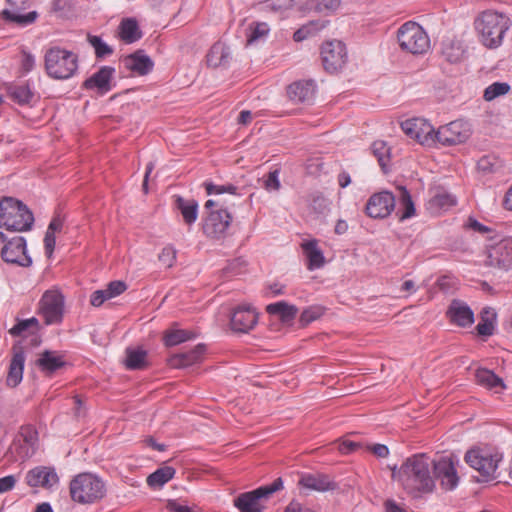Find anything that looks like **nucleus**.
I'll return each instance as SVG.
<instances>
[{
  "instance_id": "393cba45",
  "label": "nucleus",
  "mask_w": 512,
  "mask_h": 512,
  "mask_svg": "<svg viewBox=\"0 0 512 512\" xmlns=\"http://www.w3.org/2000/svg\"><path fill=\"white\" fill-rule=\"evenodd\" d=\"M115 69L110 66L101 67L96 73L83 82V88L86 90L97 89L100 94H105L111 90V80Z\"/></svg>"
},
{
  "instance_id": "e433bc0d",
  "label": "nucleus",
  "mask_w": 512,
  "mask_h": 512,
  "mask_svg": "<svg viewBox=\"0 0 512 512\" xmlns=\"http://www.w3.org/2000/svg\"><path fill=\"white\" fill-rule=\"evenodd\" d=\"M119 29L121 39L127 44L139 40L142 36L137 21L132 18L122 20Z\"/></svg>"
},
{
  "instance_id": "c85d7f7f",
  "label": "nucleus",
  "mask_w": 512,
  "mask_h": 512,
  "mask_svg": "<svg viewBox=\"0 0 512 512\" xmlns=\"http://www.w3.org/2000/svg\"><path fill=\"white\" fill-rule=\"evenodd\" d=\"M66 364L63 356L56 351L45 350L36 360L38 368L46 375H52Z\"/></svg>"
},
{
  "instance_id": "8fccbe9b",
  "label": "nucleus",
  "mask_w": 512,
  "mask_h": 512,
  "mask_svg": "<svg viewBox=\"0 0 512 512\" xmlns=\"http://www.w3.org/2000/svg\"><path fill=\"white\" fill-rule=\"evenodd\" d=\"M324 313V308L321 306H310L305 309L300 315V323L303 326L310 324L311 322L319 319Z\"/></svg>"
},
{
  "instance_id": "f704fd0d",
  "label": "nucleus",
  "mask_w": 512,
  "mask_h": 512,
  "mask_svg": "<svg viewBox=\"0 0 512 512\" xmlns=\"http://www.w3.org/2000/svg\"><path fill=\"white\" fill-rule=\"evenodd\" d=\"M207 64L212 67L226 65L230 58L229 48L221 42L215 43L207 54Z\"/></svg>"
},
{
  "instance_id": "a211bd4d",
  "label": "nucleus",
  "mask_w": 512,
  "mask_h": 512,
  "mask_svg": "<svg viewBox=\"0 0 512 512\" xmlns=\"http://www.w3.org/2000/svg\"><path fill=\"white\" fill-rule=\"evenodd\" d=\"M486 264L508 270L512 266V239H503L487 250Z\"/></svg>"
},
{
  "instance_id": "e2e57ef3",
  "label": "nucleus",
  "mask_w": 512,
  "mask_h": 512,
  "mask_svg": "<svg viewBox=\"0 0 512 512\" xmlns=\"http://www.w3.org/2000/svg\"><path fill=\"white\" fill-rule=\"evenodd\" d=\"M35 66V58L32 54L23 52L22 55V69L25 72H30Z\"/></svg>"
},
{
  "instance_id": "58836bf2",
  "label": "nucleus",
  "mask_w": 512,
  "mask_h": 512,
  "mask_svg": "<svg viewBox=\"0 0 512 512\" xmlns=\"http://www.w3.org/2000/svg\"><path fill=\"white\" fill-rule=\"evenodd\" d=\"M496 313L494 309L486 307L481 312V320L476 326L478 335L488 337L494 333Z\"/></svg>"
},
{
  "instance_id": "de8ad7c7",
  "label": "nucleus",
  "mask_w": 512,
  "mask_h": 512,
  "mask_svg": "<svg viewBox=\"0 0 512 512\" xmlns=\"http://www.w3.org/2000/svg\"><path fill=\"white\" fill-rule=\"evenodd\" d=\"M87 40L89 44L94 48L95 55L97 58H105L113 53V49L107 45L99 36L88 35Z\"/></svg>"
},
{
  "instance_id": "5701e85b",
  "label": "nucleus",
  "mask_w": 512,
  "mask_h": 512,
  "mask_svg": "<svg viewBox=\"0 0 512 512\" xmlns=\"http://www.w3.org/2000/svg\"><path fill=\"white\" fill-rule=\"evenodd\" d=\"M25 364V352L21 342H17L12 347V358L9 365L6 383L10 387H16L23 378Z\"/></svg>"
},
{
  "instance_id": "c03bdc74",
  "label": "nucleus",
  "mask_w": 512,
  "mask_h": 512,
  "mask_svg": "<svg viewBox=\"0 0 512 512\" xmlns=\"http://www.w3.org/2000/svg\"><path fill=\"white\" fill-rule=\"evenodd\" d=\"M442 54L450 63H459L463 60L465 51L460 42L451 41L444 44Z\"/></svg>"
},
{
  "instance_id": "3c124183",
  "label": "nucleus",
  "mask_w": 512,
  "mask_h": 512,
  "mask_svg": "<svg viewBox=\"0 0 512 512\" xmlns=\"http://www.w3.org/2000/svg\"><path fill=\"white\" fill-rule=\"evenodd\" d=\"M204 187L206 190V193L208 195L212 194H223V193H230V194H236L237 193V187L233 184H225V185H216L212 182H204Z\"/></svg>"
},
{
  "instance_id": "dca6fc26",
  "label": "nucleus",
  "mask_w": 512,
  "mask_h": 512,
  "mask_svg": "<svg viewBox=\"0 0 512 512\" xmlns=\"http://www.w3.org/2000/svg\"><path fill=\"white\" fill-rule=\"evenodd\" d=\"M7 7L1 15L4 20L25 27L34 23L38 17L36 11L23 13L30 6V0H6Z\"/></svg>"
},
{
  "instance_id": "13d9d810",
  "label": "nucleus",
  "mask_w": 512,
  "mask_h": 512,
  "mask_svg": "<svg viewBox=\"0 0 512 512\" xmlns=\"http://www.w3.org/2000/svg\"><path fill=\"white\" fill-rule=\"evenodd\" d=\"M16 483L17 479L14 475H8L0 478V494L13 490Z\"/></svg>"
},
{
  "instance_id": "a878e982",
  "label": "nucleus",
  "mask_w": 512,
  "mask_h": 512,
  "mask_svg": "<svg viewBox=\"0 0 512 512\" xmlns=\"http://www.w3.org/2000/svg\"><path fill=\"white\" fill-rule=\"evenodd\" d=\"M298 485L318 492L332 491L337 488V483L323 473H305L301 475Z\"/></svg>"
},
{
  "instance_id": "09e8293b",
  "label": "nucleus",
  "mask_w": 512,
  "mask_h": 512,
  "mask_svg": "<svg viewBox=\"0 0 512 512\" xmlns=\"http://www.w3.org/2000/svg\"><path fill=\"white\" fill-rule=\"evenodd\" d=\"M432 208L447 210L456 204V199L449 193L442 192L436 194L429 202Z\"/></svg>"
},
{
  "instance_id": "603ef678",
  "label": "nucleus",
  "mask_w": 512,
  "mask_h": 512,
  "mask_svg": "<svg viewBox=\"0 0 512 512\" xmlns=\"http://www.w3.org/2000/svg\"><path fill=\"white\" fill-rule=\"evenodd\" d=\"M269 31L266 23H257L250 26V33L247 36V43L251 44L257 41L259 38L265 36Z\"/></svg>"
},
{
  "instance_id": "6ab92c4d",
  "label": "nucleus",
  "mask_w": 512,
  "mask_h": 512,
  "mask_svg": "<svg viewBox=\"0 0 512 512\" xmlns=\"http://www.w3.org/2000/svg\"><path fill=\"white\" fill-rule=\"evenodd\" d=\"M433 477L440 480L446 490L454 489L459 481L455 464L451 458L441 457L438 461H432Z\"/></svg>"
},
{
  "instance_id": "423d86ee",
  "label": "nucleus",
  "mask_w": 512,
  "mask_h": 512,
  "mask_svg": "<svg viewBox=\"0 0 512 512\" xmlns=\"http://www.w3.org/2000/svg\"><path fill=\"white\" fill-rule=\"evenodd\" d=\"M283 488L281 477L271 484L261 486L255 490L241 493L234 499V506L240 512H262L265 509L264 501L268 500L275 492Z\"/></svg>"
},
{
  "instance_id": "4c0bfd02",
  "label": "nucleus",
  "mask_w": 512,
  "mask_h": 512,
  "mask_svg": "<svg viewBox=\"0 0 512 512\" xmlns=\"http://www.w3.org/2000/svg\"><path fill=\"white\" fill-rule=\"evenodd\" d=\"M266 311L271 315H277L283 322H289L295 318L298 310L294 305H289L284 301L269 304Z\"/></svg>"
},
{
  "instance_id": "72a5a7b5",
  "label": "nucleus",
  "mask_w": 512,
  "mask_h": 512,
  "mask_svg": "<svg viewBox=\"0 0 512 512\" xmlns=\"http://www.w3.org/2000/svg\"><path fill=\"white\" fill-rule=\"evenodd\" d=\"M125 365L129 370H142L148 366L147 352L142 348H127Z\"/></svg>"
},
{
  "instance_id": "6e6552de",
  "label": "nucleus",
  "mask_w": 512,
  "mask_h": 512,
  "mask_svg": "<svg viewBox=\"0 0 512 512\" xmlns=\"http://www.w3.org/2000/svg\"><path fill=\"white\" fill-rule=\"evenodd\" d=\"M501 460V454L492 452L489 449L474 448L465 454L467 464L480 473L481 481L486 482L497 477L496 470Z\"/></svg>"
},
{
  "instance_id": "9b49d317",
  "label": "nucleus",
  "mask_w": 512,
  "mask_h": 512,
  "mask_svg": "<svg viewBox=\"0 0 512 512\" xmlns=\"http://www.w3.org/2000/svg\"><path fill=\"white\" fill-rule=\"evenodd\" d=\"M321 59L327 72L336 73L340 71L348 60L345 44L339 40L325 42L321 47Z\"/></svg>"
},
{
  "instance_id": "f3484780",
  "label": "nucleus",
  "mask_w": 512,
  "mask_h": 512,
  "mask_svg": "<svg viewBox=\"0 0 512 512\" xmlns=\"http://www.w3.org/2000/svg\"><path fill=\"white\" fill-rule=\"evenodd\" d=\"M232 221V216L226 209L211 211L203 224L204 234L212 239L224 237Z\"/></svg>"
},
{
  "instance_id": "37998d69",
  "label": "nucleus",
  "mask_w": 512,
  "mask_h": 512,
  "mask_svg": "<svg viewBox=\"0 0 512 512\" xmlns=\"http://www.w3.org/2000/svg\"><path fill=\"white\" fill-rule=\"evenodd\" d=\"M175 475V469L171 466H164L157 469L147 477V484L150 487H161Z\"/></svg>"
},
{
  "instance_id": "c9c22d12",
  "label": "nucleus",
  "mask_w": 512,
  "mask_h": 512,
  "mask_svg": "<svg viewBox=\"0 0 512 512\" xmlns=\"http://www.w3.org/2000/svg\"><path fill=\"white\" fill-rule=\"evenodd\" d=\"M475 379L479 385L484 386L488 389L505 388L503 380L500 377H498L493 371L488 369H477L475 373Z\"/></svg>"
},
{
  "instance_id": "2eb2a0df",
  "label": "nucleus",
  "mask_w": 512,
  "mask_h": 512,
  "mask_svg": "<svg viewBox=\"0 0 512 512\" xmlns=\"http://www.w3.org/2000/svg\"><path fill=\"white\" fill-rule=\"evenodd\" d=\"M395 207V195L389 191H381L370 196L365 206V212L370 218L384 219L394 211Z\"/></svg>"
},
{
  "instance_id": "4d7b16f0",
  "label": "nucleus",
  "mask_w": 512,
  "mask_h": 512,
  "mask_svg": "<svg viewBox=\"0 0 512 512\" xmlns=\"http://www.w3.org/2000/svg\"><path fill=\"white\" fill-rule=\"evenodd\" d=\"M127 289V285L123 281H112L107 285L105 289L109 299L122 294Z\"/></svg>"
},
{
  "instance_id": "052dcab7",
  "label": "nucleus",
  "mask_w": 512,
  "mask_h": 512,
  "mask_svg": "<svg viewBox=\"0 0 512 512\" xmlns=\"http://www.w3.org/2000/svg\"><path fill=\"white\" fill-rule=\"evenodd\" d=\"M56 238L54 233L46 231L44 237L45 253L48 257H51L55 248Z\"/></svg>"
},
{
  "instance_id": "864d4df0",
  "label": "nucleus",
  "mask_w": 512,
  "mask_h": 512,
  "mask_svg": "<svg viewBox=\"0 0 512 512\" xmlns=\"http://www.w3.org/2000/svg\"><path fill=\"white\" fill-rule=\"evenodd\" d=\"M176 250L172 246H166L160 252L158 259L167 268H171L176 261Z\"/></svg>"
},
{
  "instance_id": "a19ab883",
  "label": "nucleus",
  "mask_w": 512,
  "mask_h": 512,
  "mask_svg": "<svg viewBox=\"0 0 512 512\" xmlns=\"http://www.w3.org/2000/svg\"><path fill=\"white\" fill-rule=\"evenodd\" d=\"M39 329V321L35 317L25 320H18V322L9 329L10 335L13 337H26L28 334H33Z\"/></svg>"
},
{
  "instance_id": "49530a36",
  "label": "nucleus",
  "mask_w": 512,
  "mask_h": 512,
  "mask_svg": "<svg viewBox=\"0 0 512 512\" xmlns=\"http://www.w3.org/2000/svg\"><path fill=\"white\" fill-rule=\"evenodd\" d=\"M510 91V85L506 82H494L489 85L483 94L486 101H492L499 96H503Z\"/></svg>"
},
{
  "instance_id": "0e129e2a",
  "label": "nucleus",
  "mask_w": 512,
  "mask_h": 512,
  "mask_svg": "<svg viewBox=\"0 0 512 512\" xmlns=\"http://www.w3.org/2000/svg\"><path fill=\"white\" fill-rule=\"evenodd\" d=\"M360 447V443L350 441V440H344L339 445V451L344 454L351 453L353 451H356Z\"/></svg>"
},
{
  "instance_id": "5fc2aeb1",
  "label": "nucleus",
  "mask_w": 512,
  "mask_h": 512,
  "mask_svg": "<svg viewBox=\"0 0 512 512\" xmlns=\"http://www.w3.org/2000/svg\"><path fill=\"white\" fill-rule=\"evenodd\" d=\"M263 186L269 192L278 191L281 187V184L279 181V171L278 170L270 171L267 174V176L264 178Z\"/></svg>"
},
{
  "instance_id": "473e14b6",
  "label": "nucleus",
  "mask_w": 512,
  "mask_h": 512,
  "mask_svg": "<svg viewBox=\"0 0 512 512\" xmlns=\"http://www.w3.org/2000/svg\"><path fill=\"white\" fill-rule=\"evenodd\" d=\"M175 206L181 212L183 220L187 225H191L197 220L198 203L196 200L176 196Z\"/></svg>"
},
{
  "instance_id": "0eeeda50",
  "label": "nucleus",
  "mask_w": 512,
  "mask_h": 512,
  "mask_svg": "<svg viewBox=\"0 0 512 512\" xmlns=\"http://www.w3.org/2000/svg\"><path fill=\"white\" fill-rule=\"evenodd\" d=\"M397 39L403 51L417 55L424 54L430 47V39L416 22L408 21L400 26Z\"/></svg>"
},
{
  "instance_id": "4468645a",
  "label": "nucleus",
  "mask_w": 512,
  "mask_h": 512,
  "mask_svg": "<svg viewBox=\"0 0 512 512\" xmlns=\"http://www.w3.org/2000/svg\"><path fill=\"white\" fill-rule=\"evenodd\" d=\"M4 89L7 97L20 106L33 107L40 100L39 93L28 80L6 83Z\"/></svg>"
},
{
  "instance_id": "bb28decb",
  "label": "nucleus",
  "mask_w": 512,
  "mask_h": 512,
  "mask_svg": "<svg viewBox=\"0 0 512 512\" xmlns=\"http://www.w3.org/2000/svg\"><path fill=\"white\" fill-rule=\"evenodd\" d=\"M314 94L315 85L311 80L296 81L287 88V96L295 104L310 103L314 98Z\"/></svg>"
},
{
  "instance_id": "39448f33",
  "label": "nucleus",
  "mask_w": 512,
  "mask_h": 512,
  "mask_svg": "<svg viewBox=\"0 0 512 512\" xmlns=\"http://www.w3.org/2000/svg\"><path fill=\"white\" fill-rule=\"evenodd\" d=\"M69 490L74 502L92 504L105 496L106 485L101 478L92 473H80L71 480Z\"/></svg>"
},
{
  "instance_id": "aec40b11",
  "label": "nucleus",
  "mask_w": 512,
  "mask_h": 512,
  "mask_svg": "<svg viewBox=\"0 0 512 512\" xmlns=\"http://www.w3.org/2000/svg\"><path fill=\"white\" fill-rule=\"evenodd\" d=\"M258 322V314L249 305H241L234 309L230 325L233 331L247 333L255 327Z\"/></svg>"
},
{
  "instance_id": "412c9836",
  "label": "nucleus",
  "mask_w": 512,
  "mask_h": 512,
  "mask_svg": "<svg viewBox=\"0 0 512 512\" xmlns=\"http://www.w3.org/2000/svg\"><path fill=\"white\" fill-rule=\"evenodd\" d=\"M25 481L28 486L33 488L50 489L58 483L59 478L54 468L38 466L26 473Z\"/></svg>"
},
{
  "instance_id": "2f4dec72",
  "label": "nucleus",
  "mask_w": 512,
  "mask_h": 512,
  "mask_svg": "<svg viewBox=\"0 0 512 512\" xmlns=\"http://www.w3.org/2000/svg\"><path fill=\"white\" fill-rule=\"evenodd\" d=\"M302 249L307 257L309 270L321 268L324 265V256L322 251L318 248L316 240H310L302 243Z\"/></svg>"
},
{
  "instance_id": "ea45409f",
  "label": "nucleus",
  "mask_w": 512,
  "mask_h": 512,
  "mask_svg": "<svg viewBox=\"0 0 512 512\" xmlns=\"http://www.w3.org/2000/svg\"><path fill=\"white\" fill-rule=\"evenodd\" d=\"M197 334L184 329H170L164 333V344L168 347L179 345L185 341L194 339Z\"/></svg>"
},
{
  "instance_id": "bf43d9fd",
  "label": "nucleus",
  "mask_w": 512,
  "mask_h": 512,
  "mask_svg": "<svg viewBox=\"0 0 512 512\" xmlns=\"http://www.w3.org/2000/svg\"><path fill=\"white\" fill-rule=\"evenodd\" d=\"M108 299L109 297L107 296L105 289L96 290L91 295L90 303L94 307H99Z\"/></svg>"
},
{
  "instance_id": "c756f323",
  "label": "nucleus",
  "mask_w": 512,
  "mask_h": 512,
  "mask_svg": "<svg viewBox=\"0 0 512 512\" xmlns=\"http://www.w3.org/2000/svg\"><path fill=\"white\" fill-rule=\"evenodd\" d=\"M395 197L396 204L398 205L396 210L398 219L404 221L413 217L416 210L409 191L405 187L399 186L397 187V195Z\"/></svg>"
},
{
  "instance_id": "7ed1b4c3",
  "label": "nucleus",
  "mask_w": 512,
  "mask_h": 512,
  "mask_svg": "<svg viewBox=\"0 0 512 512\" xmlns=\"http://www.w3.org/2000/svg\"><path fill=\"white\" fill-rule=\"evenodd\" d=\"M78 66V55L59 46L49 48L44 55L45 71L55 80L72 78L77 73Z\"/></svg>"
},
{
  "instance_id": "cd10ccee",
  "label": "nucleus",
  "mask_w": 512,
  "mask_h": 512,
  "mask_svg": "<svg viewBox=\"0 0 512 512\" xmlns=\"http://www.w3.org/2000/svg\"><path fill=\"white\" fill-rule=\"evenodd\" d=\"M205 352V346L198 344L192 350L172 355L168 364L173 368H185L199 362Z\"/></svg>"
},
{
  "instance_id": "f03ea898",
  "label": "nucleus",
  "mask_w": 512,
  "mask_h": 512,
  "mask_svg": "<svg viewBox=\"0 0 512 512\" xmlns=\"http://www.w3.org/2000/svg\"><path fill=\"white\" fill-rule=\"evenodd\" d=\"M474 25L480 42L492 49L501 45L504 34L511 26V20L504 13L485 10L475 19Z\"/></svg>"
},
{
  "instance_id": "b1692460",
  "label": "nucleus",
  "mask_w": 512,
  "mask_h": 512,
  "mask_svg": "<svg viewBox=\"0 0 512 512\" xmlns=\"http://www.w3.org/2000/svg\"><path fill=\"white\" fill-rule=\"evenodd\" d=\"M446 315L452 324L459 327H469L474 323L473 311L464 301L458 299L451 301Z\"/></svg>"
},
{
  "instance_id": "f257e3e1",
  "label": "nucleus",
  "mask_w": 512,
  "mask_h": 512,
  "mask_svg": "<svg viewBox=\"0 0 512 512\" xmlns=\"http://www.w3.org/2000/svg\"><path fill=\"white\" fill-rule=\"evenodd\" d=\"M388 468L391 470L392 480L414 497L431 493L435 488L432 460L426 454L412 455L400 467L389 465Z\"/></svg>"
},
{
  "instance_id": "79ce46f5",
  "label": "nucleus",
  "mask_w": 512,
  "mask_h": 512,
  "mask_svg": "<svg viewBox=\"0 0 512 512\" xmlns=\"http://www.w3.org/2000/svg\"><path fill=\"white\" fill-rule=\"evenodd\" d=\"M501 168V161L494 155H484L477 162V170L484 177L498 172Z\"/></svg>"
},
{
  "instance_id": "7c9ffc66",
  "label": "nucleus",
  "mask_w": 512,
  "mask_h": 512,
  "mask_svg": "<svg viewBox=\"0 0 512 512\" xmlns=\"http://www.w3.org/2000/svg\"><path fill=\"white\" fill-rule=\"evenodd\" d=\"M124 63L128 69L137 73L138 75L148 74L154 66L151 58L144 54L142 50H138L135 53L127 56L124 59Z\"/></svg>"
},
{
  "instance_id": "774afa93",
  "label": "nucleus",
  "mask_w": 512,
  "mask_h": 512,
  "mask_svg": "<svg viewBox=\"0 0 512 512\" xmlns=\"http://www.w3.org/2000/svg\"><path fill=\"white\" fill-rule=\"evenodd\" d=\"M168 508L171 512H194L190 507L181 505L176 501L169 502Z\"/></svg>"
},
{
  "instance_id": "f8f14e48",
  "label": "nucleus",
  "mask_w": 512,
  "mask_h": 512,
  "mask_svg": "<svg viewBox=\"0 0 512 512\" xmlns=\"http://www.w3.org/2000/svg\"><path fill=\"white\" fill-rule=\"evenodd\" d=\"M64 298L58 291H46L39 302V313L46 325L58 324L62 321Z\"/></svg>"
},
{
  "instance_id": "4be33fe9",
  "label": "nucleus",
  "mask_w": 512,
  "mask_h": 512,
  "mask_svg": "<svg viewBox=\"0 0 512 512\" xmlns=\"http://www.w3.org/2000/svg\"><path fill=\"white\" fill-rule=\"evenodd\" d=\"M37 442L38 432L34 426L23 425L14 440V445L21 457H31L36 450Z\"/></svg>"
},
{
  "instance_id": "ddd939ff",
  "label": "nucleus",
  "mask_w": 512,
  "mask_h": 512,
  "mask_svg": "<svg viewBox=\"0 0 512 512\" xmlns=\"http://www.w3.org/2000/svg\"><path fill=\"white\" fill-rule=\"evenodd\" d=\"M403 132L422 145L431 146L436 143V131L423 118L407 119L401 123Z\"/></svg>"
},
{
  "instance_id": "1a4fd4ad",
  "label": "nucleus",
  "mask_w": 512,
  "mask_h": 512,
  "mask_svg": "<svg viewBox=\"0 0 512 512\" xmlns=\"http://www.w3.org/2000/svg\"><path fill=\"white\" fill-rule=\"evenodd\" d=\"M1 257L9 264L29 267L32 264L31 257L27 254L26 240L22 236L8 238L0 231Z\"/></svg>"
},
{
  "instance_id": "338daca9",
  "label": "nucleus",
  "mask_w": 512,
  "mask_h": 512,
  "mask_svg": "<svg viewBox=\"0 0 512 512\" xmlns=\"http://www.w3.org/2000/svg\"><path fill=\"white\" fill-rule=\"evenodd\" d=\"M285 512H313L309 508L303 507L300 503L296 501H291L289 505L285 508Z\"/></svg>"
},
{
  "instance_id": "69168bd1",
  "label": "nucleus",
  "mask_w": 512,
  "mask_h": 512,
  "mask_svg": "<svg viewBox=\"0 0 512 512\" xmlns=\"http://www.w3.org/2000/svg\"><path fill=\"white\" fill-rule=\"evenodd\" d=\"M62 227H63V220L61 219V217L59 215H57V216L53 217V219L49 223L47 231L55 234L56 232H60L62 230Z\"/></svg>"
},
{
  "instance_id": "6e6d98bb",
  "label": "nucleus",
  "mask_w": 512,
  "mask_h": 512,
  "mask_svg": "<svg viewBox=\"0 0 512 512\" xmlns=\"http://www.w3.org/2000/svg\"><path fill=\"white\" fill-rule=\"evenodd\" d=\"M340 6V0H317L313 9L317 12H332Z\"/></svg>"
},
{
  "instance_id": "20e7f679",
  "label": "nucleus",
  "mask_w": 512,
  "mask_h": 512,
  "mask_svg": "<svg viewBox=\"0 0 512 512\" xmlns=\"http://www.w3.org/2000/svg\"><path fill=\"white\" fill-rule=\"evenodd\" d=\"M33 213L21 201L3 197L0 201V227L8 231L23 232L32 228Z\"/></svg>"
},
{
  "instance_id": "680f3d73",
  "label": "nucleus",
  "mask_w": 512,
  "mask_h": 512,
  "mask_svg": "<svg viewBox=\"0 0 512 512\" xmlns=\"http://www.w3.org/2000/svg\"><path fill=\"white\" fill-rule=\"evenodd\" d=\"M368 450H370L375 456L379 458H386L389 455V449L384 444H374L373 446H368Z\"/></svg>"
},
{
  "instance_id": "9d476101",
  "label": "nucleus",
  "mask_w": 512,
  "mask_h": 512,
  "mask_svg": "<svg viewBox=\"0 0 512 512\" xmlns=\"http://www.w3.org/2000/svg\"><path fill=\"white\" fill-rule=\"evenodd\" d=\"M472 134L471 125L462 119L441 126L436 131V142L444 146L459 145L466 142Z\"/></svg>"
},
{
  "instance_id": "a18cd8bd",
  "label": "nucleus",
  "mask_w": 512,
  "mask_h": 512,
  "mask_svg": "<svg viewBox=\"0 0 512 512\" xmlns=\"http://www.w3.org/2000/svg\"><path fill=\"white\" fill-rule=\"evenodd\" d=\"M371 149L380 166L385 170L390 157V148L384 141L378 140L372 144Z\"/></svg>"
}]
</instances>
